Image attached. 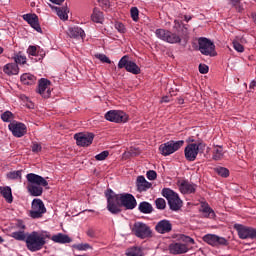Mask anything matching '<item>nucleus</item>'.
Listing matches in <instances>:
<instances>
[{
    "instance_id": "nucleus-26",
    "label": "nucleus",
    "mask_w": 256,
    "mask_h": 256,
    "mask_svg": "<svg viewBox=\"0 0 256 256\" xmlns=\"http://www.w3.org/2000/svg\"><path fill=\"white\" fill-rule=\"evenodd\" d=\"M3 73H5V75H8L9 77L13 75H19V66L14 63H8L4 65Z\"/></svg>"
},
{
    "instance_id": "nucleus-5",
    "label": "nucleus",
    "mask_w": 256,
    "mask_h": 256,
    "mask_svg": "<svg viewBox=\"0 0 256 256\" xmlns=\"http://www.w3.org/2000/svg\"><path fill=\"white\" fill-rule=\"evenodd\" d=\"M198 51H200L202 55L209 57H215V55H217V52H215V43L206 37H200L198 39Z\"/></svg>"
},
{
    "instance_id": "nucleus-58",
    "label": "nucleus",
    "mask_w": 256,
    "mask_h": 256,
    "mask_svg": "<svg viewBox=\"0 0 256 256\" xmlns=\"http://www.w3.org/2000/svg\"><path fill=\"white\" fill-rule=\"evenodd\" d=\"M250 89H255V87H256V81H252L251 83H250Z\"/></svg>"
},
{
    "instance_id": "nucleus-29",
    "label": "nucleus",
    "mask_w": 256,
    "mask_h": 256,
    "mask_svg": "<svg viewBox=\"0 0 256 256\" xmlns=\"http://www.w3.org/2000/svg\"><path fill=\"white\" fill-rule=\"evenodd\" d=\"M52 9H54L58 15V17L60 19H62V21H67V19H69V8H67V6L65 7H57V6H54L52 7Z\"/></svg>"
},
{
    "instance_id": "nucleus-12",
    "label": "nucleus",
    "mask_w": 256,
    "mask_h": 256,
    "mask_svg": "<svg viewBox=\"0 0 256 256\" xmlns=\"http://www.w3.org/2000/svg\"><path fill=\"white\" fill-rule=\"evenodd\" d=\"M155 33L158 39H161L162 41H166V43L175 44L181 41V37L179 35L169 30L157 29Z\"/></svg>"
},
{
    "instance_id": "nucleus-23",
    "label": "nucleus",
    "mask_w": 256,
    "mask_h": 256,
    "mask_svg": "<svg viewBox=\"0 0 256 256\" xmlns=\"http://www.w3.org/2000/svg\"><path fill=\"white\" fill-rule=\"evenodd\" d=\"M169 251L173 255H181L183 253H187L189 249L187 248V245L181 244V243H172L169 246Z\"/></svg>"
},
{
    "instance_id": "nucleus-46",
    "label": "nucleus",
    "mask_w": 256,
    "mask_h": 256,
    "mask_svg": "<svg viewBox=\"0 0 256 256\" xmlns=\"http://www.w3.org/2000/svg\"><path fill=\"white\" fill-rule=\"evenodd\" d=\"M37 49L38 46L30 45L27 49L28 55H31L32 57H37Z\"/></svg>"
},
{
    "instance_id": "nucleus-15",
    "label": "nucleus",
    "mask_w": 256,
    "mask_h": 256,
    "mask_svg": "<svg viewBox=\"0 0 256 256\" xmlns=\"http://www.w3.org/2000/svg\"><path fill=\"white\" fill-rule=\"evenodd\" d=\"M8 128L14 137L21 138L27 135V126L24 123L13 121L10 122Z\"/></svg>"
},
{
    "instance_id": "nucleus-18",
    "label": "nucleus",
    "mask_w": 256,
    "mask_h": 256,
    "mask_svg": "<svg viewBox=\"0 0 256 256\" xmlns=\"http://www.w3.org/2000/svg\"><path fill=\"white\" fill-rule=\"evenodd\" d=\"M119 195L122 207H125V209L128 210H133L135 209V207H137V200L135 199V196H133V194L124 193Z\"/></svg>"
},
{
    "instance_id": "nucleus-30",
    "label": "nucleus",
    "mask_w": 256,
    "mask_h": 256,
    "mask_svg": "<svg viewBox=\"0 0 256 256\" xmlns=\"http://www.w3.org/2000/svg\"><path fill=\"white\" fill-rule=\"evenodd\" d=\"M138 210L140 213H144L145 215H149L153 213V205L151 203L143 201L139 204Z\"/></svg>"
},
{
    "instance_id": "nucleus-43",
    "label": "nucleus",
    "mask_w": 256,
    "mask_h": 256,
    "mask_svg": "<svg viewBox=\"0 0 256 256\" xmlns=\"http://www.w3.org/2000/svg\"><path fill=\"white\" fill-rule=\"evenodd\" d=\"M130 15L134 21H139V9L137 7L130 9Z\"/></svg>"
},
{
    "instance_id": "nucleus-10",
    "label": "nucleus",
    "mask_w": 256,
    "mask_h": 256,
    "mask_svg": "<svg viewBox=\"0 0 256 256\" xmlns=\"http://www.w3.org/2000/svg\"><path fill=\"white\" fill-rule=\"evenodd\" d=\"M104 117L111 123H127L129 121V115L121 110H109Z\"/></svg>"
},
{
    "instance_id": "nucleus-50",
    "label": "nucleus",
    "mask_w": 256,
    "mask_h": 256,
    "mask_svg": "<svg viewBox=\"0 0 256 256\" xmlns=\"http://www.w3.org/2000/svg\"><path fill=\"white\" fill-rule=\"evenodd\" d=\"M199 72L202 74V75H205L207 73H209V66L205 65V64H200L199 65Z\"/></svg>"
},
{
    "instance_id": "nucleus-28",
    "label": "nucleus",
    "mask_w": 256,
    "mask_h": 256,
    "mask_svg": "<svg viewBox=\"0 0 256 256\" xmlns=\"http://www.w3.org/2000/svg\"><path fill=\"white\" fill-rule=\"evenodd\" d=\"M0 193L2 197L5 198V201H7L8 203H13V192L11 191V187L0 186Z\"/></svg>"
},
{
    "instance_id": "nucleus-22",
    "label": "nucleus",
    "mask_w": 256,
    "mask_h": 256,
    "mask_svg": "<svg viewBox=\"0 0 256 256\" xmlns=\"http://www.w3.org/2000/svg\"><path fill=\"white\" fill-rule=\"evenodd\" d=\"M137 190L139 193H143L153 187V184L145 179V176H138L136 180Z\"/></svg>"
},
{
    "instance_id": "nucleus-39",
    "label": "nucleus",
    "mask_w": 256,
    "mask_h": 256,
    "mask_svg": "<svg viewBox=\"0 0 256 256\" xmlns=\"http://www.w3.org/2000/svg\"><path fill=\"white\" fill-rule=\"evenodd\" d=\"M202 213H205L206 217H209V219H214L215 217V211H213L209 206H204L202 209Z\"/></svg>"
},
{
    "instance_id": "nucleus-41",
    "label": "nucleus",
    "mask_w": 256,
    "mask_h": 256,
    "mask_svg": "<svg viewBox=\"0 0 256 256\" xmlns=\"http://www.w3.org/2000/svg\"><path fill=\"white\" fill-rule=\"evenodd\" d=\"M23 171L17 170V171H12L7 174L8 179H21Z\"/></svg>"
},
{
    "instance_id": "nucleus-13",
    "label": "nucleus",
    "mask_w": 256,
    "mask_h": 256,
    "mask_svg": "<svg viewBox=\"0 0 256 256\" xmlns=\"http://www.w3.org/2000/svg\"><path fill=\"white\" fill-rule=\"evenodd\" d=\"M234 229L237 231L239 239H256L255 228L235 224Z\"/></svg>"
},
{
    "instance_id": "nucleus-9",
    "label": "nucleus",
    "mask_w": 256,
    "mask_h": 256,
    "mask_svg": "<svg viewBox=\"0 0 256 256\" xmlns=\"http://www.w3.org/2000/svg\"><path fill=\"white\" fill-rule=\"evenodd\" d=\"M118 69H126L128 73H132L133 75H139L141 73V68L135 62L129 60V56L127 55L119 60Z\"/></svg>"
},
{
    "instance_id": "nucleus-24",
    "label": "nucleus",
    "mask_w": 256,
    "mask_h": 256,
    "mask_svg": "<svg viewBox=\"0 0 256 256\" xmlns=\"http://www.w3.org/2000/svg\"><path fill=\"white\" fill-rule=\"evenodd\" d=\"M68 35L72 39H85V31L77 26L69 28Z\"/></svg>"
},
{
    "instance_id": "nucleus-20",
    "label": "nucleus",
    "mask_w": 256,
    "mask_h": 256,
    "mask_svg": "<svg viewBox=\"0 0 256 256\" xmlns=\"http://www.w3.org/2000/svg\"><path fill=\"white\" fill-rule=\"evenodd\" d=\"M155 231L160 233V235L171 233V231H173V224H171V221L167 219L160 220L155 226Z\"/></svg>"
},
{
    "instance_id": "nucleus-7",
    "label": "nucleus",
    "mask_w": 256,
    "mask_h": 256,
    "mask_svg": "<svg viewBox=\"0 0 256 256\" xmlns=\"http://www.w3.org/2000/svg\"><path fill=\"white\" fill-rule=\"evenodd\" d=\"M132 233H134L138 239H149L153 237L151 227L143 222H135L132 228Z\"/></svg>"
},
{
    "instance_id": "nucleus-55",
    "label": "nucleus",
    "mask_w": 256,
    "mask_h": 256,
    "mask_svg": "<svg viewBox=\"0 0 256 256\" xmlns=\"http://www.w3.org/2000/svg\"><path fill=\"white\" fill-rule=\"evenodd\" d=\"M86 234L88 237L93 238V237H95V230H93V228H90L87 230Z\"/></svg>"
},
{
    "instance_id": "nucleus-51",
    "label": "nucleus",
    "mask_w": 256,
    "mask_h": 256,
    "mask_svg": "<svg viewBox=\"0 0 256 256\" xmlns=\"http://www.w3.org/2000/svg\"><path fill=\"white\" fill-rule=\"evenodd\" d=\"M37 57H40L39 60L43 59L45 57V51L41 48V46H38L37 49Z\"/></svg>"
},
{
    "instance_id": "nucleus-6",
    "label": "nucleus",
    "mask_w": 256,
    "mask_h": 256,
    "mask_svg": "<svg viewBox=\"0 0 256 256\" xmlns=\"http://www.w3.org/2000/svg\"><path fill=\"white\" fill-rule=\"evenodd\" d=\"M185 145V141L179 140V141H173L170 140L159 147V151L161 155L164 157H167L169 155H173L176 151H179L182 146Z\"/></svg>"
},
{
    "instance_id": "nucleus-44",
    "label": "nucleus",
    "mask_w": 256,
    "mask_h": 256,
    "mask_svg": "<svg viewBox=\"0 0 256 256\" xmlns=\"http://www.w3.org/2000/svg\"><path fill=\"white\" fill-rule=\"evenodd\" d=\"M96 59H99L101 63H108V65H111V59L105 54H96Z\"/></svg>"
},
{
    "instance_id": "nucleus-60",
    "label": "nucleus",
    "mask_w": 256,
    "mask_h": 256,
    "mask_svg": "<svg viewBox=\"0 0 256 256\" xmlns=\"http://www.w3.org/2000/svg\"><path fill=\"white\" fill-rule=\"evenodd\" d=\"M5 239H3V237L0 236V243H4Z\"/></svg>"
},
{
    "instance_id": "nucleus-27",
    "label": "nucleus",
    "mask_w": 256,
    "mask_h": 256,
    "mask_svg": "<svg viewBox=\"0 0 256 256\" xmlns=\"http://www.w3.org/2000/svg\"><path fill=\"white\" fill-rule=\"evenodd\" d=\"M20 81L23 85H35L37 83V77L31 73H24L21 75Z\"/></svg>"
},
{
    "instance_id": "nucleus-33",
    "label": "nucleus",
    "mask_w": 256,
    "mask_h": 256,
    "mask_svg": "<svg viewBox=\"0 0 256 256\" xmlns=\"http://www.w3.org/2000/svg\"><path fill=\"white\" fill-rule=\"evenodd\" d=\"M10 237L15 239L16 241H27V236L25 235L24 230H19V231L12 232L10 234Z\"/></svg>"
},
{
    "instance_id": "nucleus-14",
    "label": "nucleus",
    "mask_w": 256,
    "mask_h": 256,
    "mask_svg": "<svg viewBox=\"0 0 256 256\" xmlns=\"http://www.w3.org/2000/svg\"><path fill=\"white\" fill-rule=\"evenodd\" d=\"M36 93L41 95L43 99H49L51 97V82L47 78H41L38 81V87Z\"/></svg>"
},
{
    "instance_id": "nucleus-8",
    "label": "nucleus",
    "mask_w": 256,
    "mask_h": 256,
    "mask_svg": "<svg viewBox=\"0 0 256 256\" xmlns=\"http://www.w3.org/2000/svg\"><path fill=\"white\" fill-rule=\"evenodd\" d=\"M205 151V144L204 143H190L188 144L184 149V155L185 159L188 161H195L197 159V155H199V152Z\"/></svg>"
},
{
    "instance_id": "nucleus-1",
    "label": "nucleus",
    "mask_w": 256,
    "mask_h": 256,
    "mask_svg": "<svg viewBox=\"0 0 256 256\" xmlns=\"http://www.w3.org/2000/svg\"><path fill=\"white\" fill-rule=\"evenodd\" d=\"M47 239H49V234L33 231L26 236V247L28 251H31L32 253L41 251L47 244Z\"/></svg>"
},
{
    "instance_id": "nucleus-19",
    "label": "nucleus",
    "mask_w": 256,
    "mask_h": 256,
    "mask_svg": "<svg viewBox=\"0 0 256 256\" xmlns=\"http://www.w3.org/2000/svg\"><path fill=\"white\" fill-rule=\"evenodd\" d=\"M22 19H24L32 29H35L37 33H43L41 25H39V16H37V14H24Z\"/></svg>"
},
{
    "instance_id": "nucleus-42",
    "label": "nucleus",
    "mask_w": 256,
    "mask_h": 256,
    "mask_svg": "<svg viewBox=\"0 0 256 256\" xmlns=\"http://www.w3.org/2000/svg\"><path fill=\"white\" fill-rule=\"evenodd\" d=\"M74 249H77V251H87L88 249H92V247L88 243H81L74 245Z\"/></svg>"
},
{
    "instance_id": "nucleus-59",
    "label": "nucleus",
    "mask_w": 256,
    "mask_h": 256,
    "mask_svg": "<svg viewBox=\"0 0 256 256\" xmlns=\"http://www.w3.org/2000/svg\"><path fill=\"white\" fill-rule=\"evenodd\" d=\"M103 3H104V5H106V7H107V5L109 4V0H103Z\"/></svg>"
},
{
    "instance_id": "nucleus-62",
    "label": "nucleus",
    "mask_w": 256,
    "mask_h": 256,
    "mask_svg": "<svg viewBox=\"0 0 256 256\" xmlns=\"http://www.w3.org/2000/svg\"><path fill=\"white\" fill-rule=\"evenodd\" d=\"M86 211H89V213H93V212H95V210H86Z\"/></svg>"
},
{
    "instance_id": "nucleus-53",
    "label": "nucleus",
    "mask_w": 256,
    "mask_h": 256,
    "mask_svg": "<svg viewBox=\"0 0 256 256\" xmlns=\"http://www.w3.org/2000/svg\"><path fill=\"white\" fill-rule=\"evenodd\" d=\"M16 227L18 229H20V231H25V229H26L25 223H23V221H21V220L17 221Z\"/></svg>"
},
{
    "instance_id": "nucleus-37",
    "label": "nucleus",
    "mask_w": 256,
    "mask_h": 256,
    "mask_svg": "<svg viewBox=\"0 0 256 256\" xmlns=\"http://www.w3.org/2000/svg\"><path fill=\"white\" fill-rule=\"evenodd\" d=\"M228 5H231L232 7H235L236 11L241 13L243 11V7L241 6V0H227Z\"/></svg>"
},
{
    "instance_id": "nucleus-34",
    "label": "nucleus",
    "mask_w": 256,
    "mask_h": 256,
    "mask_svg": "<svg viewBox=\"0 0 256 256\" xmlns=\"http://www.w3.org/2000/svg\"><path fill=\"white\" fill-rule=\"evenodd\" d=\"M91 19L94 23H101L103 21V12L99 11L97 8H94Z\"/></svg>"
},
{
    "instance_id": "nucleus-31",
    "label": "nucleus",
    "mask_w": 256,
    "mask_h": 256,
    "mask_svg": "<svg viewBox=\"0 0 256 256\" xmlns=\"http://www.w3.org/2000/svg\"><path fill=\"white\" fill-rule=\"evenodd\" d=\"M12 59L17 67H19V65H27V56L23 55L21 52L14 54Z\"/></svg>"
},
{
    "instance_id": "nucleus-52",
    "label": "nucleus",
    "mask_w": 256,
    "mask_h": 256,
    "mask_svg": "<svg viewBox=\"0 0 256 256\" xmlns=\"http://www.w3.org/2000/svg\"><path fill=\"white\" fill-rule=\"evenodd\" d=\"M42 147H41V144L39 143H34L32 145V151L33 153H39V151H41Z\"/></svg>"
},
{
    "instance_id": "nucleus-2",
    "label": "nucleus",
    "mask_w": 256,
    "mask_h": 256,
    "mask_svg": "<svg viewBox=\"0 0 256 256\" xmlns=\"http://www.w3.org/2000/svg\"><path fill=\"white\" fill-rule=\"evenodd\" d=\"M28 181L27 189L32 197H41L43 195V187H47L49 182L42 176L35 173H29L26 175Z\"/></svg>"
},
{
    "instance_id": "nucleus-38",
    "label": "nucleus",
    "mask_w": 256,
    "mask_h": 256,
    "mask_svg": "<svg viewBox=\"0 0 256 256\" xmlns=\"http://www.w3.org/2000/svg\"><path fill=\"white\" fill-rule=\"evenodd\" d=\"M155 205L156 209H160L161 211H163V209L167 207V202H165V199L163 198H158L155 200Z\"/></svg>"
},
{
    "instance_id": "nucleus-25",
    "label": "nucleus",
    "mask_w": 256,
    "mask_h": 256,
    "mask_svg": "<svg viewBox=\"0 0 256 256\" xmlns=\"http://www.w3.org/2000/svg\"><path fill=\"white\" fill-rule=\"evenodd\" d=\"M51 241L54 243H60L61 245H65L66 243H71L73 239L69 237V235L58 233L51 237Z\"/></svg>"
},
{
    "instance_id": "nucleus-63",
    "label": "nucleus",
    "mask_w": 256,
    "mask_h": 256,
    "mask_svg": "<svg viewBox=\"0 0 256 256\" xmlns=\"http://www.w3.org/2000/svg\"><path fill=\"white\" fill-rule=\"evenodd\" d=\"M192 143H193V141H195V140H190Z\"/></svg>"
},
{
    "instance_id": "nucleus-17",
    "label": "nucleus",
    "mask_w": 256,
    "mask_h": 256,
    "mask_svg": "<svg viewBox=\"0 0 256 256\" xmlns=\"http://www.w3.org/2000/svg\"><path fill=\"white\" fill-rule=\"evenodd\" d=\"M203 241L212 247H219V245H229V242L226 238L217 236L215 234H206L203 237Z\"/></svg>"
},
{
    "instance_id": "nucleus-57",
    "label": "nucleus",
    "mask_w": 256,
    "mask_h": 256,
    "mask_svg": "<svg viewBox=\"0 0 256 256\" xmlns=\"http://www.w3.org/2000/svg\"><path fill=\"white\" fill-rule=\"evenodd\" d=\"M191 19H193V17L185 15L184 16V21H186V23H189L191 21Z\"/></svg>"
},
{
    "instance_id": "nucleus-40",
    "label": "nucleus",
    "mask_w": 256,
    "mask_h": 256,
    "mask_svg": "<svg viewBox=\"0 0 256 256\" xmlns=\"http://www.w3.org/2000/svg\"><path fill=\"white\" fill-rule=\"evenodd\" d=\"M1 119L4 123H10L11 119H13V113H11V111H6L1 115Z\"/></svg>"
},
{
    "instance_id": "nucleus-56",
    "label": "nucleus",
    "mask_w": 256,
    "mask_h": 256,
    "mask_svg": "<svg viewBox=\"0 0 256 256\" xmlns=\"http://www.w3.org/2000/svg\"><path fill=\"white\" fill-rule=\"evenodd\" d=\"M50 2L55 5H61V3H65V0H50Z\"/></svg>"
},
{
    "instance_id": "nucleus-47",
    "label": "nucleus",
    "mask_w": 256,
    "mask_h": 256,
    "mask_svg": "<svg viewBox=\"0 0 256 256\" xmlns=\"http://www.w3.org/2000/svg\"><path fill=\"white\" fill-rule=\"evenodd\" d=\"M146 176L149 181H155L157 179V172H155V170H149Z\"/></svg>"
},
{
    "instance_id": "nucleus-45",
    "label": "nucleus",
    "mask_w": 256,
    "mask_h": 256,
    "mask_svg": "<svg viewBox=\"0 0 256 256\" xmlns=\"http://www.w3.org/2000/svg\"><path fill=\"white\" fill-rule=\"evenodd\" d=\"M109 157V151H103L95 156L96 161H105Z\"/></svg>"
},
{
    "instance_id": "nucleus-36",
    "label": "nucleus",
    "mask_w": 256,
    "mask_h": 256,
    "mask_svg": "<svg viewBox=\"0 0 256 256\" xmlns=\"http://www.w3.org/2000/svg\"><path fill=\"white\" fill-rule=\"evenodd\" d=\"M215 173L219 175L220 177H224V179H227L229 177V169L225 167L218 166L214 169Z\"/></svg>"
},
{
    "instance_id": "nucleus-35",
    "label": "nucleus",
    "mask_w": 256,
    "mask_h": 256,
    "mask_svg": "<svg viewBox=\"0 0 256 256\" xmlns=\"http://www.w3.org/2000/svg\"><path fill=\"white\" fill-rule=\"evenodd\" d=\"M127 256H143V249L141 247H132L127 250Z\"/></svg>"
},
{
    "instance_id": "nucleus-21",
    "label": "nucleus",
    "mask_w": 256,
    "mask_h": 256,
    "mask_svg": "<svg viewBox=\"0 0 256 256\" xmlns=\"http://www.w3.org/2000/svg\"><path fill=\"white\" fill-rule=\"evenodd\" d=\"M178 187L184 195H191V193H195L197 189V185L191 184L187 180H183L182 182H178Z\"/></svg>"
},
{
    "instance_id": "nucleus-11",
    "label": "nucleus",
    "mask_w": 256,
    "mask_h": 256,
    "mask_svg": "<svg viewBox=\"0 0 256 256\" xmlns=\"http://www.w3.org/2000/svg\"><path fill=\"white\" fill-rule=\"evenodd\" d=\"M47 213V208H45V204L43 203V200L39 198H35L32 201V209L30 210V217L32 219H41L43 215Z\"/></svg>"
},
{
    "instance_id": "nucleus-4",
    "label": "nucleus",
    "mask_w": 256,
    "mask_h": 256,
    "mask_svg": "<svg viewBox=\"0 0 256 256\" xmlns=\"http://www.w3.org/2000/svg\"><path fill=\"white\" fill-rule=\"evenodd\" d=\"M162 195L167 199L171 211H179L181 207H183V201L179 198V194L175 193V191L170 188H164Z\"/></svg>"
},
{
    "instance_id": "nucleus-32",
    "label": "nucleus",
    "mask_w": 256,
    "mask_h": 256,
    "mask_svg": "<svg viewBox=\"0 0 256 256\" xmlns=\"http://www.w3.org/2000/svg\"><path fill=\"white\" fill-rule=\"evenodd\" d=\"M212 159L214 161H221L223 159V147L221 146H216L213 149V155H212Z\"/></svg>"
},
{
    "instance_id": "nucleus-61",
    "label": "nucleus",
    "mask_w": 256,
    "mask_h": 256,
    "mask_svg": "<svg viewBox=\"0 0 256 256\" xmlns=\"http://www.w3.org/2000/svg\"><path fill=\"white\" fill-rule=\"evenodd\" d=\"M3 53V47L0 46V55Z\"/></svg>"
},
{
    "instance_id": "nucleus-16",
    "label": "nucleus",
    "mask_w": 256,
    "mask_h": 256,
    "mask_svg": "<svg viewBox=\"0 0 256 256\" xmlns=\"http://www.w3.org/2000/svg\"><path fill=\"white\" fill-rule=\"evenodd\" d=\"M74 139L78 147H89L95 139V134L93 133H78L74 135Z\"/></svg>"
},
{
    "instance_id": "nucleus-48",
    "label": "nucleus",
    "mask_w": 256,
    "mask_h": 256,
    "mask_svg": "<svg viewBox=\"0 0 256 256\" xmlns=\"http://www.w3.org/2000/svg\"><path fill=\"white\" fill-rule=\"evenodd\" d=\"M233 48L235 49V51H238V53H243V51H245L243 45H241V43H239L238 41L233 42Z\"/></svg>"
},
{
    "instance_id": "nucleus-49",
    "label": "nucleus",
    "mask_w": 256,
    "mask_h": 256,
    "mask_svg": "<svg viewBox=\"0 0 256 256\" xmlns=\"http://www.w3.org/2000/svg\"><path fill=\"white\" fill-rule=\"evenodd\" d=\"M115 29H117V31L119 33H125V31H127V29L125 28V25L123 23L117 22L115 24Z\"/></svg>"
},
{
    "instance_id": "nucleus-3",
    "label": "nucleus",
    "mask_w": 256,
    "mask_h": 256,
    "mask_svg": "<svg viewBox=\"0 0 256 256\" xmlns=\"http://www.w3.org/2000/svg\"><path fill=\"white\" fill-rule=\"evenodd\" d=\"M107 199V209L112 215H119L121 213V198L120 194H115L113 190L109 189L105 193Z\"/></svg>"
},
{
    "instance_id": "nucleus-54",
    "label": "nucleus",
    "mask_w": 256,
    "mask_h": 256,
    "mask_svg": "<svg viewBox=\"0 0 256 256\" xmlns=\"http://www.w3.org/2000/svg\"><path fill=\"white\" fill-rule=\"evenodd\" d=\"M182 241H184V243H190L191 245L195 243V240L189 236H182Z\"/></svg>"
}]
</instances>
